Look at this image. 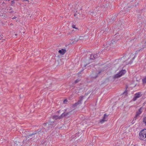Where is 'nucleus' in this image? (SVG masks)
<instances>
[{"instance_id":"f257e3e1","label":"nucleus","mask_w":146,"mask_h":146,"mask_svg":"<svg viewBox=\"0 0 146 146\" xmlns=\"http://www.w3.org/2000/svg\"><path fill=\"white\" fill-rule=\"evenodd\" d=\"M139 134V138L140 140L146 141V129L141 130Z\"/></svg>"},{"instance_id":"f03ea898","label":"nucleus","mask_w":146,"mask_h":146,"mask_svg":"<svg viewBox=\"0 0 146 146\" xmlns=\"http://www.w3.org/2000/svg\"><path fill=\"white\" fill-rule=\"evenodd\" d=\"M46 131V129L44 128H42L41 129H38L36 131H35L33 133L29 135V137L30 136H34L36 134H40V133H41L43 135V134Z\"/></svg>"},{"instance_id":"7ed1b4c3","label":"nucleus","mask_w":146,"mask_h":146,"mask_svg":"<svg viewBox=\"0 0 146 146\" xmlns=\"http://www.w3.org/2000/svg\"><path fill=\"white\" fill-rule=\"evenodd\" d=\"M126 72L125 70H122L119 71L113 77L114 79L118 78L124 75Z\"/></svg>"},{"instance_id":"20e7f679","label":"nucleus","mask_w":146,"mask_h":146,"mask_svg":"<svg viewBox=\"0 0 146 146\" xmlns=\"http://www.w3.org/2000/svg\"><path fill=\"white\" fill-rule=\"evenodd\" d=\"M68 115L67 113H62L60 116H59L58 115H54L53 116V118L55 119H61L63 117L67 116Z\"/></svg>"},{"instance_id":"39448f33","label":"nucleus","mask_w":146,"mask_h":146,"mask_svg":"<svg viewBox=\"0 0 146 146\" xmlns=\"http://www.w3.org/2000/svg\"><path fill=\"white\" fill-rule=\"evenodd\" d=\"M141 93L140 92L135 93V94L134 97L133 99V101H135L137 98L141 97Z\"/></svg>"},{"instance_id":"423d86ee","label":"nucleus","mask_w":146,"mask_h":146,"mask_svg":"<svg viewBox=\"0 0 146 146\" xmlns=\"http://www.w3.org/2000/svg\"><path fill=\"white\" fill-rule=\"evenodd\" d=\"M83 98V96H81L80 97V100H79L78 102L74 104L73 106L74 107L78 105L81 104H82V101Z\"/></svg>"},{"instance_id":"0eeeda50","label":"nucleus","mask_w":146,"mask_h":146,"mask_svg":"<svg viewBox=\"0 0 146 146\" xmlns=\"http://www.w3.org/2000/svg\"><path fill=\"white\" fill-rule=\"evenodd\" d=\"M108 120V115L106 114H105L104 115L103 118L100 121V122L101 123H103L107 121Z\"/></svg>"},{"instance_id":"6e6552de","label":"nucleus","mask_w":146,"mask_h":146,"mask_svg":"<svg viewBox=\"0 0 146 146\" xmlns=\"http://www.w3.org/2000/svg\"><path fill=\"white\" fill-rule=\"evenodd\" d=\"M54 122H50L49 123H46V125L47 127H48V129H50L52 127V126H54Z\"/></svg>"},{"instance_id":"1a4fd4ad","label":"nucleus","mask_w":146,"mask_h":146,"mask_svg":"<svg viewBox=\"0 0 146 146\" xmlns=\"http://www.w3.org/2000/svg\"><path fill=\"white\" fill-rule=\"evenodd\" d=\"M66 50L65 49H62L61 50H60L58 51V52L62 55H64L66 52Z\"/></svg>"},{"instance_id":"9d476101","label":"nucleus","mask_w":146,"mask_h":146,"mask_svg":"<svg viewBox=\"0 0 146 146\" xmlns=\"http://www.w3.org/2000/svg\"><path fill=\"white\" fill-rule=\"evenodd\" d=\"M135 57L134 55V54H131L130 56L129 57V58L131 60H133Z\"/></svg>"},{"instance_id":"9b49d317","label":"nucleus","mask_w":146,"mask_h":146,"mask_svg":"<svg viewBox=\"0 0 146 146\" xmlns=\"http://www.w3.org/2000/svg\"><path fill=\"white\" fill-rule=\"evenodd\" d=\"M99 56V54L98 53H96V54H94L93 56L94 59H96Z\"/></svg>"},{"instance_id":"f8f14e48","label":"nucleus","mask_w":146,"mask_h":146,"mask_svg":"<svg viewBox=\"0 0 146 146\" xmlns=\"http://www.w3.org/2000/svg\"><path fill=\"white\" fill-rule=\"evenodd\" d=\"M143 47H146V40L143 41L142 42Z\"/></svg>"},{"instance_id":"ddd939ff","label":"nucleus","mask_w":146,"mask_h":146,"mask_svg":"<svg viewBox=\"0 0 146 146\" xmlns=\"http://www.w3.org/2000/svg\"><path fill=\"white\" fill-rule=\"evenodd\" d=\"M143 122L145 124V125L146 126V117H145L143 118Z\"/></svg>"},{"instance_id":"4468645a","label":"nucleus","mask_w":146,"mask_h":146,"mask_svg":"<svg viewBox=\"0 0 146 146\" xmlns=\"http://www.w3.org/2000/svg\"><path fill=\"white\" fill-rule=\"evenodd\" d=\"M143 83L146 84V76L142 80Z\"/></svg>"},{"instance_id":"2eb2a0df","label":"nucleus","mask_w":146,"mask_h":146,"mask_svg":"<svg viewBox=\"0 0 146 146\" xmlns=\"http://www.w3.org/2000/svg\"><path fill=\"white\" fill-rule=\"evenodd\" d=\"M142 108L141 107L139 110L138 111L139 112V114H140L142 113Z\"/></svg>"},{"instance_id":"dca6fc26","label":"nucleus","mask_w":146,"mask_h":146,"mask_svg":"<svg viewBox=\"0 0 146 146\" xmlns=\"http://www.w3.org/2000/svg\"><path fill=\"white\" fill-rule=\"evenodd\" d=\"M139 111H138L136 113V117L138 116L140 114H139Z\"/></svg>"},{"instance_id":"f3484780","label":"nucleus","mask_w":146,"mask_h":146,"mask_svg":"<svg viewBox=\"0 0 146 146\" xmlns=\"http://www.w3.org/2000/svg\"><path fill=\"white\" fill-rule=\"evenodd\" d=\"M72 27L73 28L77 29V28H76V26L75 25H72Z\"/></svg>"},{"instance_id":"a211bd4d","label":"nucleus","mask_w":146,"mask_h":146,"mask_svg":"<svg viewBox=\"0 0 146 146\" xmlns=\"http://www.w3.org/2000/svg\"><path fill=\"white\" fill-rule=\"evenodd\" d=\"M79 81V80L78 79L76 80L75 81V83H77Z\"/></svg>"},{"instance_id":"6ab92c4d","label":"nucleus","mask_w":146,"mask_h":146,"mask_svg":"<svg viewBox=\"0 0 146 146\" xmlns=\"http://www.w3.org/2000/svg\"><path fill=\"white\" fill-rule=\"evenodd\" d=\"M67 102V100L66 99L65 100L63 101L64 103V104H66Z\"/></svg>"},{"instance_id":"aec40b11","label":"nucleus","mask_w":146,"mask_h":146,"mask_svg":"<svg viewBox=\"0 0 146 146\" xmlns=\"http://www.w3.org/2000/svg\"><path fill=\"white\" fill-rule=\"evenodd\" d=\"M83 70H82L81 71L79 72L78 73V75H79V74H81L82 72H83Z\"/></svg>"},{"instance_id":"412c9836","label":"nucleus","mask_w":146,"mask_h":146,"mask_svg":"<svg viewBox=\"0 0 146 146\" xmlns=\"http://www.w3.org/2000/svg\"><path fill=\"white\" fill-rule=\"evenodd\" d=\"M96 138V136H94L93 137V139H95Z\"/></svg>"},{"instance_id":"4be33fe9","label":"nucleus","mask_w":146,"mask_h":146,"mask_svg":"<svg viewBox=\"0 0 146 146\" xmlns=\"http://www.w3.org/2000/svg\"><path fill=\"white\" fill-rule=\"evenodd\" d=\"M16 18V17L15 16L14 17H13L12 18V19H15V18Z\"/></svg>"},{"instance_id":"5701e85b","label":"nucleus","mask_w":146,"mask_h":146,"mask_svg":"<svg viewBox=\"0 0 146 146\" xmlns=\"http://www.w3.org/2000/svg\"><path fill=\"white\" fill-rule=\"evenodd\" d=\"M24 1H27L28 2H29V1L28 0H24Z\"/></svg>"},{"instance_id":"b1692460","label":"nucleus","mask_w":146,"mask_h":146,"mask_svg":"<svg viewBox=\"0 0 146 146\" xmlns=\"http://www.w3.org/2000/svg\"><path fill=\"white\" fill-rule=\"evenodd\" d=\"M145 69H146V65H145Z\"/></svg>"},{"instance_id":"393cba45","label":"nucleus","mask_w":146,"mask_h":146,"mask_svg":"<svg viewBox=\"0 0 146 146\" xmlns=\"http://www.w3.org/2000/svg\"><path fill=\"white\" fill-rule=\"evenodd\" d=\"M76 14H74V16H76Z\"/></svg>"},{"instance_id":"a878e982","label":"nucleus","mask_w":146,"mask_h":146,"mask_svg":"<svg viewBox=\"0 0 146 146\" xmlns=\"http://www.w3.org/2000/svg\"><path fill=\"white\" fill-rule=\"evenodd\" d=\"M17 35V34H15V35L16 36Z\"/></svg>"},{"instance_id":"bb28decb","label":"nucleus","mask_w":146,"mask_h":146,"mask_svg":"<svg viewBox=\"0 0 146 146\" xmlns=\"http://www.w3.org/2000/svg\"><path fill=\"white\" fill-rule=\"evenodd\" d=\"M96 77H97V76H96V77H94V76H93V78H96Z\"/></svg>"}]
</instances>
